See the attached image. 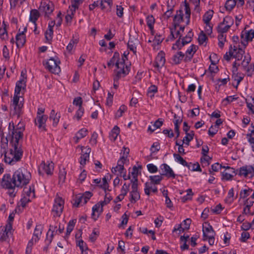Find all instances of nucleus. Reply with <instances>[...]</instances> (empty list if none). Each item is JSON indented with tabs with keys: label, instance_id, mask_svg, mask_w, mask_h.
I'll return each instance as SVG.
<instances>
[{
	"label": "nucleus",
	"instance_id": "obj_1",
	"mask_svg": "<svg viewBox=\"0 0 254 254\" xmlns=\"http://www.w3.org/2000/svg\"><path fill=\"white\" fill-rule=\"evenodd\" d=\"M31 173L25 168H20L16 170L11 177L9 182L13 184L14 187L22 189L27 185L31 180Z\"/></svg>",
	"mask_w": 254,
	"mask_h": 254
},
{
	"label": "nucleus",
	"instance_id": "obj_2",
	"mask_svg": "<svg viewBox=\"0 0 254 254\" xmlns=\"http://www.w3.org/2000/svg\"><path fill=\"white\" fill-rule=\"evenodd\" d=\"M22 129H13L12 131L11 140L10 144H13V149H16V155L14 156V158L16 161H20L23 156V151L22 149V144L20 142V139L23 137Z\"/></svg>",
	"mask_w": 254,
	"mask_h": 254
},
{
	"label": "nucleus",
	"instance_id": "obj_3",
	"mask_svg": "<svg viewBox=\"0 0 254 254\" xmlns=\"http://www.w3.org/2000/svg\"><path fill=\"white\" fill-rule=\"evenodd\" d=\"M10 145L11 147L9 151H7L6 150L8 148V140L7 138L5 139H2L1 141L0 152L1 155L3 154L4 155V161L6 163L9 165H14L19 161H16L15 158H13V157H14L15 155V156L17 155V150L13 149V144H10Z\"/></svg>",
	"mask_w": 254,
	"mask_h": 254
},
{
	"label": "nucleus",
	"instance_id": "obj_4",
	"mask_svg": "<svg viewBox=\"0 0 254 254\" xmlns=\"http://www.w3.org/2000/svg\"><path fill=\"white\" fill-rule=\"evenodd\" d=\"M24 98L20 95L14 94L11 101L10 108L13 115L19 117L23 113Z\"/></svg>",
	"mask_w": 254,
	"mask_h": 254
},
{
	"label": "nucleus",
	"instance_id": "obj_5",
	"mask_svg": "<svg viewBox=\"0 0 254 254\" xmlns=\"http://www.w3.org/2000/svg\"><path fill=\"white\" fill-rule=\"evenodd\" d=\"M127 59V56L125 55L121 61H117L116 63L117 70H115V75L114 76L116 77V80L125 77L130 71V65L125 64V60Z\"/></svg>",
	"mask_w": 254,
	"mask_h": 254
},
{
	"label": "nucleus",
	"instance_id": "obj_6",
	"mask_svg": "<svg viewBox=\"0 0 254 254\" xmlns=\"http://www.w3.org/2000/svg\"><path fill=\"white\" fill-rule=\"evenodd\" d=\"M10 180V174H4L0 181V185L1 187L5 189H7V194L11 197H13L15 196L16 191L15 189L16 187H14L13 184H11L9 181Z\"/></svg>",
	"mask_w": 254,
	"mask_h": 254
},
{
	"label": "nucleus",
	"instance_id": "obj_7",
	"mask_svg": "<svg viewBox=\"0 0 254 254\" xmlns=\"http://www.w3.org/2000/svg\"><path fill=\"white\" fill-rule=\"evenodd\" d=\"M64 204V200L58 195H56L52 209V214L54 217H60L63 212Z\"/></svg>",
	"mask_w": 254,
	"mask_h": 254
},
{
	"label": "nucleus",
	"instance_id": "obj_8",
	"mask_svg": "<svg viewBox=\"0 0 254 254\" xmlns=\"http://www.w3.org/2000/svg\"><path fill=\"white\" fill-rule=\"evenodd\" d=\"M43 64L45 68L51 73L58 74L61 71L59 66L60 62L58 59L51 58L47 61H43Z\"/></svg>",
	"mask_w": 254,
	"mask_h": 254
},
{
	"label": "nucleus",
	"instance_id": "obj_9",
	"mask_svg": "<svg viewBox=\"0 0 254 254\" xmlns=\"http://www.w3.org/2000/svg\"><path fill=\"white\" fill-rule=\"evenodd\" d=\"M12 235L13 230L11 223L8 222L5 226L0 227V241L1 242H8Z\"/></svg>",
	"mask_w": 254,
	"mask_h": 254
},
{
	"label": "nucleus",
	"instance_id": "obj_10",
	"mask_svg": "<svg viewBox=\"0 0 254 254\" xmlns=\"http://www.w3.org/2000/svg\"><path fill=\"white\" fill-rule=\"evenodd\" d=\"M236 175L244 178L254 176V165H245L236 170Z\"/></svg>",
	"mask_w": 254,
	"mask_h": 254
},
{
	"label": "nucleus",
	"instance_id": "obj_11",
	"mask_svg": "<svg viewBox=\"0 0 254 254\" xmlns=\"http://www.w3.org/2000/svg\"><path fill=\"white\" fill-rule=\"evenodd\" d=\"M54 169V164L51 162H47L46 163L43 162L40 164L38 172L40 175H43L46 173L48 175H52L53 173Z\"/></svg>",
	"mask_w": 254,
	"mask_h": 254
},
{
	"label": "nucleus",
	"instance_id": "obj_12",
	"mask_svg": "<svg viewBox=\"0 0 254 254\" xmlns=\"http://www.w3.org/2000/svg\"><path fill=\"white\" fill-rule=\"evenodd\" d=\"M54 9V5L53 3L49 1L48 2L42 1L39 7V10L41 12L45 13V15L48 16L51 14Z\"/></svg>",
	"mask_w": 254,
	"mask_h": 254
},
{
	"label": "nucleus",
	"instance_id": "obj_13",
	"mask_svg": "<svg viewBox=\"0 0 254 254\" xmlns=\"http://www.w3.org/2000/svg\"><path fill=\"white\" fill-rule=\"evenodd\" d=\"M48 116H41L36 117L34 120L35 125L37 126L41 131H46V123L47 121Z\"/></svg>",
	"mask_w": 254,
	"mask_h": 254
},
{
	"label": "nucleus",
	"instance_id": "obj_14",
	"mask_svg": "<svg viewBox=\"0 0 254 254\" xmlns=\"http://www.w3.org/2000/svg\"><path fill=\"white\" fill-rule=\"evenodd\" d=\"M160 169L162 171V176H165L168 178H176V175L172 169L167 164L164 163L161 165Z\"/></svg>",
	"mask_w": 254,
	"mask_h": 254
},
{
	"label": "nucleus",
	"instance_id": "obj_15",
	"mask_svg": "<svg viewBox=\"0 0 254 254\" xmlns=\"http://www.w3.org/2000/svg\"><path fill=\"white\" fill-rule=\"evenodd\" d=\"M202 232L204 240L206 237H212L215 235V232L213 230L212 226L208 222H205L204 224L203 225Z\"/></svg>",
	"mask_w": 254,
	"mask_h": 254
},
{
	"label": "nucleus",
	"instance_id": "obj_16",
	"mask_svg": "<svg viewBox=\"0 0 254 254\" xmlns=\"http://www.w3.org/2000/svg\"><path fill=\"white\" fill-rule=\"evenodd\" d=\"M104 206L100 201L96 203L92 207V218L96 221L103 211V207Z\"/></svg>",
	"mask_w": 254,
	"mask_h": 254
},
{
	"label": "nucleus",
	"instance_id": "obj_17",
	"mask_svg": "<svg viewBox=\"0 0 254 254\" xmlns=\"http://www.w3.org/2000/svg\"><path fill=\"white\" fill-rule=\"evenodd\" d=\"M165 56V54L163 51H160L158 54L155 59L154 67L159 69L161 68L164 65L166 62Z\"/></svg>",
	"mask_w": 254,
	"mask_h": 254
},
{
	"label": "nucleus",
	"instance_id": "obj_18",
	"mask_svg": "<svg viewBox=\"0 0 254 254\" xmlns=\"http://www.w3.org/2000/svg\"><path fill=\"white\" fill-rule=\"evenodd\" d=\"M197 46L195 45H191L188 48L185 54V62H190L191 60L194 53L197 51Z\"/></svg>",
	"mask_w": 254,
	"mask_h": 254
},
{
	"label": "nucleus",
	"instance_id": "obj_19",
	"mask_svg": "<svg viewBox=\"0 0 254 254\" xmlns=\"http://www.w3.org/2000/svg\"><path fill=\"white\" fill-rule=\"evenodd\" d=\"M43 227L41 225H36L33 234L32 239L30 240L32 242L36 243L40 239Z\"/></svg>",
	"mask_w": 254,
	"mask_h": 254
},
{
	"label": "nucleus",
	"instance_id": "obj_20",
	"mask_svg": "<svg viewBox=\"0 0 254 254\" xmlns=\"http://www.w3.org/2000/svg\"><path fill=\"white\" fill-rule=\"evenodd\" d=\"M26 31L27 28L25 27L23 31L17 34L16 36V44L18 48L22 47L25 43L26 39L24 32Z\"/></svg>",
	"mask_w": 254,
	"mask_h": 254
},
{
	"label": "nucleus",
	"instance_id": "obj_21",
	"mask_svg": "<svg viewBox=\"0 0 254 254\" xmlns=\"http://www.w3.org/2000/svg\"><path fill=\"white\" fill-rule=\"evenodd\" d=\"M183 10L181 9L177 10L176 14L175 15L173 19V23L174 29L176 30L177 27L179 26V24L183 21Z\"/></svg>",
	"mask_w": 254,
	"mask_h": 254
},
{
	"label": "nucleus",
	"instance_id": "obj_22",
	"mask_svg": "<svg viewBox=\"0 0 254 254\" xmlns=\"http://www.w3.org/2000/svg\"><path fill=\"white\" fill-rule=\"evenodd\" d=\"M26 80L24 78L18 80L16 83L14 94L20 95V92L25 90Z\"/></svg>",
	"mask_w": 254,
	"mask_h": 254
},
{
	"label": "nucleus",
	"instance_id": "obj_23",
	"mask_svg": "<svg viewBox=\"0 0 254 254\" xmlns=\"http://www.w3.org/2000/svg\"><path fill=\"white\" fill-rule=\"evenodd\" d=\"M40 16V13L39 11L36 9H32L30 11V21H31L35 25V29L34 30V31L35 34H37L38 33L36 32V21L38 20V18Z\"/></svg>",
	"mask_w": 254,
	"mask_h": 254
},
{
	"label": "nucleus",
	"instance_id": "obj_24",
	"mask_svg": "<svg viewBox=\"0 0 254 254\" xmlns=\"http://www.w3.org/2000/svg\"><path fill=\"white\" fill-rule=\"evenodd\" d=\"M85 151L83 153L82 151V153L80 158L79 163L82 166H84L86 164V161H88L89 159V153L91 152V148L88 147H86L85 148Z\"/></svg>",
	"mask_w": 254,
	"mask_h": 254
},
{
	"label": "nucleus",
	"instance_id": "obj_25",
	"mask_svg": "<svg viewBox=\"0 0 254 254\" xmlns=\"http://www.w3.org/2000/svg\"><path fill=\"white\" fill-rule=\"evenodd\" d=\"M232 51L234 52L233 58L236 59L237 61H240L242 59L243 55L245 54L244 49L242 48H237L236 46H234L232 48Z\"/></svg>",
	"mask_w": 254,
	"mask_h": 254
},
{
	"label": "nucleus",
	"instance_id": "obj_26",
	"mask_svg": "<svg viewBox=\"0 0 254 254\" xmlns=\"http://www.w3.org/2000/svg\"><path fill=\"white\" fill-rule=\"evenodd\" d=\"M60 114H58L55 112L54 110H52L51 112L49 119L50 121H53L52 125L54 127H56L59 123L60 118Z\"/></svg>",
	"mask_w": 254,
	"mask_h": 254
},
{
	"label": "nucleus",
	"instance_id": "obj_27",
	"mask_svg": "<svg viewBox=\"0 0 254 254\" xmlns=\"http://www.w3.org/2000/svg\"><path fill=\"white\" fill-rule=\"evenodd\" d=\"M185 54L182 52H178L176 53L172 58V60L173 64H178L181 63L182 60L184 61Z\"/></svg>",
	"mask_w": 254,
	"mask_h": 254
},
{
	"label": "nucleus",
	"instance_id": "obj_28",
	"mask_svg": "<svg viewBox=\"0 0 254 254\" xmlns=\"http://www.w3.org/2000/svg\"><path fill=\"white\" fill-rule=\"evenodd\" d=\"M23 191L26 195V196L34 198L35 197V188L33 185H31L28 188H24Z\"/></svg>",
	"mask_w": 254,
	"mask_h": 254
},
{
	"label": "nucleus",
	"instance_id": "obj_29",
	"mask_svg": "<svg viewBox=\"0 0 254 254\" xmlns=\"http://www.w3.org/2000/svg\"><path fill=\"white\" fill-rule=\"evenodd\" d=\"M173 156H174V157L175 158V160L177 162H179L180 164H182L184 166L187 167L189 169H190L191 163H188L179 154L174 153Z\"/></svg>",
	"mask_w": 254,
	"mask_h": 254
},
{
	"label": "nucleus",
	"instance_id": "obj_30",
	"mask_svg": "<svg viewBox=\"0 0 254 254\" xmlns=\"http://www.w3.org/2000/svg\"><path fill=\"white\" fill-rule=\"evenodd\" d=\"M163 177L162 175L150 176L149 177V180L150 181V184L159 185L163 180Z\"/></svg>",
	"mask_w": 254,
	"mask_h": 254
},
{
	"label": "nucleus",
	"instance_id": "obj_31",
	"mask_svg": "<svg viewBox=\"0 0 254 254\" xmlns=\"http://www.w3.org/2000/svg\"><path fill=\"white\" fill-rule=\"evenodd\" d=\"M214 11L212 10L207 11L202 17V20L205 24H209L213 15Z\"/></svg>",
	"mask_w": 254,
	"mask_h": 254
},
{
	"label": "nucleus",
	"instance_id": "obj_32",
	"mask_svg": "<svg viewBox=\"0 0 254 254\" xmlns=\"http://www.w3.org/2000/svg\"><path fill=\"white\" fill-rule=\"evenodd\" d=\"M120 133L119 127L116 126L112 129L109 134V138L111 141H114L117 139L118 135Z\"/></svg>",
	"mask_w": 254,
	"mask_h": 254
},
{
	"label": "nucleus",
	"instance_id": "obj_33",
	"mask_svg": "<svg viewBox=\"0 0 254 254\" xmlns=\"http://www.w3.org/2000/svg\"><path fill=\"white\" fill-rule=\"evenodd\" d=\"M186 133V136L184 137L183 142L184 144H187V145L189 146L190 145V142L191 141L194 135V133L193 131H190V132H187Z\"/></svg>",
	"mask_w": 254,
	"mask_h": 254
},
{
	"label": "nucleus",
	"instance_id": "obj_34",
	"mask_svg": "<svg viewBox=\"0 0 254 254\" xmlns=\"http://www.w3.org/2000/svg\"><path fill=\"white\" fill-rule=\"evenodd\" d=\"M88 130L85 128L80 129L75 134L74 138L76 139V142H77L78 140L85 136L87 134Z\"/></svg>",
	"mask_w": 254,
	"mask_h": 254
},
{
	"label": "nucleus",
	"instance_id": "obj_35",
	"mask_svg": "<svg viewBox=\"0 0 254 254\" xmlns=\"http://www.w3.org/2000/svg\"><path fill=\"white\" fill-rule=\"evenodd\" d=\"M184 10L185 11V18L187 19V24H188L190 22V9L189 4L187 2L186 0L184 1Z\"/></svg>",
	"mask_w": 254,
	"mask_h": 254
},
{
	"label": "nucleus",
	"instance_id": "obj_36",
	"mask_svg": "<svg viewBox=\"0 0 254 254\" xmlns=\"http://www.w3.org/2000/svg\"><path fill=\"white\" fill-rule=\"evenodd\" d=\"M119 57H120V55H119V53H118V52L114 53L113 57L110 59V60L107 63L108 66L109 67H111V66H113L114 65V64H116V63L117 61H119L118 60L119 59Z\"/></svg>",
	"mask_w": 254,
	"mask_h": 254
},
{
	"label": "nucleus",
	"instance_id": "obj_37",
	"mask_svg": "<svg viewBox=\"0 0 254 254\" xmlns=\"http://www.w3.org/2000/svg\"><path fill=\"white\" fill-rule=\"evenodd\" d=\"M253 190L249 188L242 189L240 192V198L244 199L251 195Z\"/></svg>",
	"mask_w": 254,
	"mask_h": 254
},
{
	"label": "nucleus",
	"instance_id": "obj_38",
	"mask_svg": "<svg viewBox=\"0 0 254 254\" xmlns=\"http://www.w3.org/2000/svg\"><path fill=\"white\" fill-rule=\"evenodd\" d=\"M187 194L183 196L181 198V200L183 202H187L188 200H190L192 199L193 193L191 189H189L187 190Z\"/></svg>",
	"mask_w": 254,
	"mask_h": 254
},
{
	"label": "nucleus",
	"instance_id": "obj_39",
	"mask_svg": "<svg viewBox=\"0 0 254 254\" xmlns=\"http://www.w3.org/2000/svg\"><path fill=\"white\" fill-rule=\"evenodd\" d=\"M25 0H9L10 8L14 9L17 7H20Z\"/></svg>",
	"mask_w": 254,
	"mask_h": 254
},
{
	"label": "nucleus",
	"instance_id": "obj_40",
	"mask_svg": "<svg viewBox=\"0 0 254 254\" xmlns=\"http://www.w3.org/2000/svg\"><path fill=\"white\" fill-rule=\"evenodd\" d=\"M76 222V219H72L69 221L66 228V235H70L74 227Z\"/></svg>",
	"mask_w": 254,
	"mask_h": 254
},
{
	"label": "nucleus",
	"instance_id": "obj_41",
	"mask_svg": "<svg viewBox=\"0 0 254 254\" xmlns=\"http://www.w3.org/2000/svg\"><path fill=\"white\" fill-rule=\"evenodd\" d=\"M129 200L131 203H135L140 198V193L139 191L134 192L133 193H129Z\"/></svg>",
	"mask_w": 254,
	"mask_h": 254
},
{
	"label": "nucleus",
	"instance_id": "obj_42",
	"mask_svg": "<svg viewBox=\"0 0 254 254\" xmlns=\"http://www.w3.org/2000/svg\"><path fill=\"white\" fill-rule=\"evenodd\" d=\"M230 28V27L228 25H225L221 22L217 26V31L218 33H224L227 32Z\"/></svg>",
	"mask_w": 254,
	"mask_h": 254
},
{
	"label": "nucleus",
	"instance_id": "obj_43",
	"mask_svg": "<svg viewBox=\"0 0 254 254\" xmlns=\"http://www.w3.org/2000/svg\"><path fill=\"white\" fill-rule=\"evenodd\" d=\"M66 172L64 168L60 170L59 174V179L60 183H64L66 178Z\"/></svg>",
	"mask_w": 254,
	"mask_h": 254
},
{
	"label": "nucleus",
	"instance_id": "obj_44",
	"mask_svg": "<svg viewBox=\"0 0 254 254\" xmlns=\"http://www.w3.org/2000/svg\"><path fill=\"white\" fill-rule=\"evenodd\" d=\"M155 23V18L153 15H148L146 17V23L149 29H153Z\"/></svg>",
	"mask_w": 254,
	"mask_h": 254
},
{
	"label": "nucleus",
	"instance_id": "obj_45",
	"mask_svg": "<svg viewBox=\"0 0 254 254\" xmlns=\"http://www.w3.org/2000/svg\"><path fill=\"white\" fill-rule=\"evenodd\" d=\"M157 92V87L155 85H152L148 89L147 94L152 98L154 97V94Z\"/></svg>",
	"mask_w": 254,
	"mask_h": 254
},
{
	"label": "nucleus",
	"instance_id": "obj_46",
	"mask_svg": "<svg viewBox=\"0 0 254 254\" xmlns=\"http://www.w3.org/2000/svg\"><path fill=\"white\" fill-rule=\"evenodd\" d=\"M237 3L235 0H228L225 3V8L227 10L231 11L234 8Z\"/></svg>",
	"mask_w": 254,
	"mask_h": 254
},
{
	"label": "nucleus",
	"instance_id": "obj_47",
	"mask_svg": "<svg viewBox=\"0 0 254 254\" xmlns=\"http://www.w3.org/2000/svg\"><path fill=\"white\" fill-rule=\"evenodd\" d=\"M193 36V33L192 30H190L188 32L187 35L182 39V40L184 42L185 45H186L191 41Z\"/></svg>",
	"mask_w": 254,
	"mask_h": 254
},
{
	"label": "nucleus",
	"instance_id": "obj_48",
	"mask_svg": "<svg viewBox=\"0 0 254 254\" xmlns=\"http://www.w3.org/2000/svg\"><path fill=\"white\" fill-rule=\"evenodd\" d=\"M83 0H71V7L72 8L71 9L72 11V14H73V12H74L76 9L78 8L79 5L82 3Z\"/></svg>",
	"mask_w": 254,
	"mask_h": 254
},
{
	"label": "nucleus",
	"instance_id": "obj_49",
	"mask_svg": "<svg viewBox=\"0 0 254 254\" xmlns=\"http://www.w3.org/2000/svg\"><path fill=\"white\" fill-rule=\"evenodd\" d=\"M208 40V38L206 35V34L204 33L203 31H201L198 35V41L200 45L203 44L204 43H206V41Z\"/></svg>",
	"mask_w": 254,
	"mask_h": 254
},
{
	"label": "nucleus",
	"instance_id": "obj_50",
	"mask_svg": "<svg viewBox=\"0 0 254 254\" xmlns=\"http://www.w3.org/2000/svg\"><path fill=\"white\" fill-rule=\"evenodd\" d=\"M129 184H127L126 183H125L123 186L121 190V196H122L121 199H123L124 198V196L127 195V192L129 190Z\"/></svg>",
	"mask_w": 254,
	"mask_h": 254
},
{
	"label": "nucleus",
	"instance_id": "obj_51",
	"mask_svg": "<svg viewBox=\"0 0 254 254\" xmlns=\"http://www.w3.org/2000/svg\"><path fill=\"white\" fill-rule=\"evenodd\" d=\"M78 42V40L76 39L72 38L69 42V44L66 47L67 50L70 52Z\"/></svg>",
	"mask_w": 254,
	"mask_h": 254
},
{
	"label": "nucleus",
	"instance_id": "obj_52",
	"mask_svg": "<svg viewBox=\"0 0 254 254\" xmlns=\"http://www.w3.org/2000/svg\"><path fill=\"white\" fill-rule=\"evenodd\" d=\"M222 165L219 163H215L212 164L211 166V169L209 170V173L211 174L214 175L213 172H218L219 169H221Z\"/></svg>",
	"mask_w": 254,
	"mask_h": 254
},
{
	"label": "nucleus",
	"instance_id": "obj_53",
	"mask_svg": "<svg viewBox=\"0 0 254 254\" xmlns=\"http://www.w3.org/2000/svg\"><path fill=\"white\" fill-rule=\"evenodd\" d=\"M171 30V34L170 36L168 37V38L170 39V40H174L178 37H179V39H181V37H182V34H181L180 31H177V32L175 34H174V31L175 30L174 28H171L170 29Z\"/></svg>",
	"mask_w": 254,
	"mask_h": 254
},
{
	"label": "nucleus",
	"instance_id": "obj_54",
	"mask_svg": "<svg viewBox=\"0 0 254 254\" xmlns=\"http://www.w3.org/2000/svg\"><path fill=\"white\" fill-rule=\"evenodd\" d=\"M221 23L225 25H228L231 27L234 23V20L232 17L230 16H227L224 18L223 20Z\"/></svg>",
	"mask_w": 254,
	"mask_h": 254
},
{
	"label": "nucleus",
	"instance_id": "obj_55",
	"mask_svg": "<svg viewBox=\"0 0 254 254\" xmlns=\"http://www.w3.org/2000/svg\"><path fill=\"white\" fill-rule=\"evenodd\" d=\"M222 180L224 181H231L233 179L234 175L226 171H223L221 173Z\"/></svg>",
	"mask_w": 254,
	"mask_h": 254
},
{
	"label": "nucleus",
	"instance_id": "obj_56",
	"mask_svg": "<svg viewBox=\"0 0 254 254\" xmlns=\"http://www.w3.org/2000/svg\"><path fill=\"white\" fill-rule=\"evenodd\" d=\"M234 189L231 188L228 191L227 196L225 199L226 201L230 203H232L234 201Z\"/></svg>",
	"mask_w": 254,
	"mask_h": 254
},
{
	"label": "nucleus",
	"instance_id": "obj_57",
	"mask_svg": "<svg viewBox=\"0 0 254 254\" xmlns=\"http://www.w3.org/2000/svg\"><path fill=\"white\" fill-rule=\"evenodd\" d=\"M127 107L125 105H122L116 113V118H119L123 116V114L127 110Z\"/></svg>",
	"mask_w": 254,
	"mask_h": 254
},
{
	"label": "nucleus",
	"instance_id": "obj_58",
	"mask_svg": "<svg viewBox=\"0 0 254 254\" xmlns=\"http://www.w3.org/2000/svg\"><path fill=\"white\" fill-rule=\"evenodd\" d=\"M102 184L99 185V187L104 190L105 192H106L107 190L110 191V190L109 189V184L105 177L102 179Z\"/></svg>",
	"mask_w": 254,
	"mask_h": 254
},
{
	"label": "nucleus",
	"instance_id": "obj_59",
	"mask_svg": "<svg viewBox=\"0 0 254 254\" xmlns=\"http://www.w3.org/2000/svg\"><path fill=\"white\" fill-rule=\"evenodd\" d=\"M131 183V190L130 193H133L134 192H138V179L135 178V180H132Z\"/></svg>",
	"mask_w": 254,
	"mask_h": 254
},
{
	"label": "nucleus",
	"instance_id": "obj_60",
	"mask_svg": "<svg viewBox=\"0 0 254 254\" xmlns=\"http://www.w3.org/2000/svg\"><path fill=\"white\" fill-rule=\"evenodd\" d=\"M234 52L232 51V47L231 46L229 48L228 52H227L223 57L224 59L227 61H229L231 58H233Z\"/></svg>",
	"mask_w": 254,
	"mask_h": 254
},
{
	"label": "nucleus",
	"instance_id": "obj_61",
	"mask_svg": "<svg viewBox=\"0 0 254 254\" xmlns=\"http://www.w3.org/2000/svg\"><path fill=\"white\" fill-rule=\"evenodd\" d=\"M84 110L82 107H80L78 108V110L76 112L74 118H75L77 121H79L84 114Z\"/></svg>",
	"mask_w": 254,
	"mask_h": 254
},
{
	"label": "nucleus",
	"instance_id": "obj_62",
	"mask_svg": "<svg viewBox=\"0 0 254 254\" xmlns=\"http://www.w3.org/2000/svg\"><path fill=\"white\" fill-rule=\"evenodd\" d=\"M163 124V121L162 119H158L157 120H156L153 124L152 127L153 129L152 130V131H154L155 129H156L158 128H159L160 127L162 126Z\"/></svg>",
	"mask_w": 254,
	"mask_h": 254
},
{
	"label": "nucleus",
	"instance_id": "obj_63",
	"mask_svg": "<svg viewBox=\"0 0 254 254\" xmlns=\"http://www.w3.org/2000/svg\"><path fill=\"white\" fill-rule=\"evenodd\" d=\"M53 35V30H47L45 33V36L46 40L50 42L52 41Z\"/></svg>",
	"mask_w": 254,
	"mask_h": 254
},
{
	"label": "nucleus",
	"instance_id": "obj_64",
	"mask_svg": "<svg viewBox=\"0 0 254 254\" xmlns=\"http://www.w3.org/2000/svg\"><path fill=\"white\" fill-rule=\"evenodd\" d=\"M246 39H247L250 41H252L254 38V30L251 29L247 32H246Z\"/></svg>",
	"mask_w": 254,
	"mask_h": 254
}]
</instances>
